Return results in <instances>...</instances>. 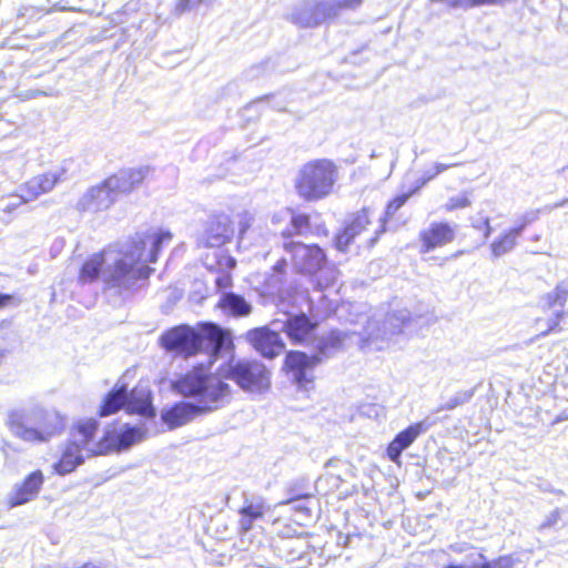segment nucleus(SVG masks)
Returning a JSON list of instances; mask_svg holds the SVG:
<instances>
[{
    "instance_id": "7ed1b4c3",
    "label": "nucleus",
    "mask_w": 568,
    "mask_h": 568,
    "mask_svg": "<svg viewBox=\"0 0 568 568\" xmlns=\"http://www.w3.org/2000/svg\"><path fill=\"white\" fill-rule=\"evenodd\" d=\"M338 175L336 164L327 159L305 163L294 182L297 195L305 202H316L328 196Z\"/></svg>"
},
{
    "instance_id": "0eeeda50",
    "label": "nucleus",
    "mask_w": 568,
    "mask_h": 568,
    "mask_svg": "<svg viewBox=\"0 0 568 568\" xmlns=\"http://www.w3.org/2000/svg\"><path fill=\"white\" fill-rule=\"evenodd\" d=\"M456 166L454 163L444 164L435 163L430 169L426 170L416 183L406 192L393 196L385 205L383 225L374 232V235L367 241V247L372 248L377 243L382 234L385 232V224L392 220L396 213L406 204V202L416 193H418L427 183L434 180L444 171Z\"/></svg>"
},
{
    "instance_id": "dca6fc26",
    "label": "nucleus",
    "mask_w": 568,
    "mask_h": 568,
    "mask_svg": "<svg viewBox=\"0 0 568 568\" xmlns=\"http://www.w3.org/2000/svg\"><path fill=\"white\" fill-rule=\"evenodd\" d=\"M318 323L306 314L291 315L283 324V332L293 345H308L315 341Z\"/></svg>"
},
{
    "instance_id": "1a4fd4ad",
    "label": "nucleus",
    "mask_w": 568,
    "mask_h": 568,
    "mask_svg": "<svg viewBox=\"0 0 568 568\" xmlns=\"http://www.w3.org/2000/svg\"><path fill=\"white\" fill-rule=\"evenodd\" d=\"M373 224V210L365 206L357 211L349 221H347L333 237L334 247L341 252H348L356 240L368 231Z\"/></svg>"
},
{
    "instance_id": "6e6552de",
    "label": "nucleus",
    "mask_w": 568,
    "mask_h": 568,
    "mask_svg": "<svg viewBox=\"0 0 568 568\" xmlns=\"http://www.w3.org/2000/svg\"><path fill=\"white\" fill-rule=\"evenodd\" d=\"M364 0H337L334 3L316 2L293 14V22L302 28H314L335 19L343 10H356Z\"/></svg>"
},
{
    "instance_id": "4468645a",
    "label": "nucleus",
    "mask_w": 568,
    "mask_h": 568,
    "mask_svg": "<svg viewBox=\"0 0 568 568\" xmlns=\"http://www.w3.org/2000/svg\"><path fill=\"white\" fill-rule=\"evenodd\" d=\"M537 219L535 213H526L519 216L514 226L505 230L498 237L490 243V252L498 258L511 252L517 245L520 234L531 225Z\"/></svg>"
},
{
    "instance_id": "412c9836",
    "label": "nucleus",
    "mask_w": 568,
    "mask_h": 568,
    "mask_svg": "<svg viewBox=\"0 0 568 568\" xmlns=\"http://www.w3.org/2000/svg\"><path fill=\"white\" fill-rule=\"evenodd\" d=\"M201 415H204V413L196 404L180 400L164 408L161 413V419L169 429H175Z\"/></svg>"
},
{
    "instance_id": "f8f14e48",
    "label": "nucleus",
    "mask_w": 568,
    "mask_h": 568,
    "mask_svg": "<svg viewBox=\"0 0 568 568\" xmlns=\"http://www.w3.org/2000/svg\"><path fill=\"white\" fill-rule=\"evenodd\" d=\"M294 268L300 274L316 275L327 266L325 251L316 243L296 246V252L290 253Z\"/></svg>"
},
{
    "instance_id": "2eb2a0df",
    "label": "nucleus",
    "mask_w": 568,
    "mask_h": 568,
    "mask_svg": "<svg viewBox=\"0 0 568 568\" xmlns=\"http://www.w3.org/2000/svg\"><path fill=\"white\" fill-rule=\"evenodd\" d=\"M290 213L288 225L280 232L282 248L287 253L296 252V246L302 245L301 241H295V236H303L312 231L311 215L297 212L292 207H286Z\"/></svg>"
},
{
    "instance_id": "a211bd4d",
    "label": "nucleus",
    "mask_w": 568,
    "mask_h": 568,
    "mask_svg": "<svg viewBox=\"0 0 568 568\" xmlns=\"http://www.w3.org/2000/svg\"><path fill=\"white\" fill-rule=\"evenodd\" d=\"M43 484V471L41 469L32 470L13 487L7 499L8 506L14 508L33 500L41 491Z\"/></svg>"
},
{
    "instance_id": "5701e85b",
    "label": "nucleus",
    "mask_w": 568,
    "mask_h": 568,
    "mask_svg": "<svg viewBox=\"0 0 568 568\" xmlns=\"http://www.w3.org/2000/svg\"><path fill=\"white\" fill-rule=\"evenodd\" d=\"M12 432L21 439L26 442H47L54 435L59 434L63 427L62 419L54 425H47L43 429H37L33 427H27L22 423V417L19 415H12L9 422Z\"/></svg>"
},
{
    "instance_id": "a19ab883",
    "label": "nucleus",
    "mask_w": 568,
    "mask_h": 568,
    "mask_svg": "<svg viewBox=\"0 0 568 568\" xmlns=\"http://www.w3.org/2000/svg\"><path fill=\"white\" fill-rule=\"evenodd\" d=\"M287 271V261L285 257L278 258L272 266V272L280 275H285Z\"/></svg>"
},
{
    "instance_id": "b1692460",
    "label": "nucleus",
    "mask_w": 568,
    "mask_h": 568,
    "mask_svg": "<svg viewBox=\"0 0 568 568\" xmlns=\"http://www.w3.org/2000/svg\"><path fill=\"white\" fill-rule=\"evenodd\" d=\"M234 233L233 220L224 213L213 214L207 221L205 234L211 246L225 244Z\"/></svg>"
},
{
    "instance_id": "72a5a7b5",
    "label": "nucleus",
    "mask_w": 568,
    "mask_h": 568,
    "mask_svg": "<svg viewBox=\"0 0 568 568\" xmlns=\"http://www.w3.org/2000/svg\"><path fill=\"white\" fill-rule=\"evenodd\" d=\"M221 258L224 261L223 265L227 268V271H223L217 274L215 278V286L217 290L224 291L232 287L233 285V276L230 271L235 267L236 261L230 255H223ZM219 264H222V262L219 261Z\"/></svg>"
},
{
    "instance_id": "473e14b6",
    "label": "nucleus",
    "mask_w": 568,
    "mask_h": 568,
    "mask_svg": "<svg viewBox=\"0 0 568 568\" xmlns=\"http://www.w3.org/2000/svg\"><path fill=\"white\" fill-rule=\"evenodd\" d=\"M343 346V337L339 332L332 331L323 336L316 344V352L313 355L321 356V362L328 357L332 353L341 349Z\"/></svg>"
},
{
    "instance_id": "bb28decb",
    "label": "nucleus",
    "mask_w": 568,
    "mask_h": 568,
    "mask_svg": "<svg viewBox=\"0 0 568 568\" xmlns=\"http://www.w3.org/2000/svg\"><path fill=\"white\" fill-rule=\"evenodd\" d=\"M60 175L54 172H45L29 179L22 186V196L33 200L50 192L59 183Z\"/></svg>"
},
{
    "instance_id": "4be33fe9",
    "label": "nucleus",
    "mask_w": 568,
    "mask_h": 568,
    "mask_svg": "<svg viewBox=\"0 0 568 568\" xmlns=\"http://www.w3.org/2000/svg\"><path fill=\"white\" fill-rule=\"evenodd\" d=\"M87 458L77 444L68 439L61 445L59 456L51 468L53 474L63 477L74 473Z\"/></svg>"
},
{
    "instance_id": "aec40b11",
    "label": "nucleus",
    "mask_w": 568,
    "mask_h": 568,
    "mask_svg": "<svg viewBox=\"0 0 568 568\" xmlns=\"http://www.w3.org/2000/svg\"><path fill=\"white\" fill-rule=\"evenodd\" d=\"M197 336L200 337V353L203 349V342L206 341L211 347L212 353L217 355L222 349H233L234 343L231 333L223 329L215 323L205 322L197 326Z\"/></svg>"
},
{
    "instance_id": "2f4dec72",
    "label": "nucleus",
    "mask_w": 568,
    "mask_h": 568,
    "mask_svg": "<svg viewBox=\"0 0 568 568\" xmlns=\"http://www.w3.org/2000/svg\"><path fill=\"white\" fill-rule=\"evenodd\" d=\"M217 307L233 316L242 317L251 313L252 307L245 298L235 293H225L217 302Z\"/></svg>"
},
{
    "instance_id": "c756f323",
    "label": "nucleus",
    "mask_w": 568,
    "mask_h": 568,
    "mask_svg": "<svg viewBox=\"0 0 568 568\" xmlns=\"http://www.w3.org/2000/svg\"><path fill=\"white\" fill-rule=\"evenodd\" d=\"M126 398V413L135 414L145 418H153L155 416V409L152 405V397L150 394L138 392L136 389H128Z\"/></svg>"
},
{
    "instance_id": "423d86ee",
    "label": "nucleus",
    "mask_w": 568,
    "mask_h": 568,
    "mask_svg": "<svg viewBox=\"0 0 568 568\" xmlns=\"http://www.w3.org/2000/svg\"><path fill=\"white\" fill-rule=\"evenodd\" d=\"M320 363L321 356L318 355H308L303 351L291 349L284 356L282 372L296 385L297 389L308 392L315 382L313 371Z\"/></svg>"
},
{
    "instance_id": "37998d69",
    "label": "nucleus",
    "mask_w": 568,
    "mask_h": 568,
    "mask_svg": "<svg viewBox=\"0 0 568 568\" xmlns=\"http://www.w3.org/2000/svg\"><path fill=\"white\" fill-rule=\"evenodd\" d=\"M282 221H283V219L278 214H274L272 217L273 224H280Z\"/></svg>"
},
{
    "instance_id": "4c0bfd02",
    "label": "nucleus",
    "mask_w": 568,
    "mask_h": 568,
    "mask_svg": "<svg viewBox=\"0 0 568 568\" xmlns=\"http://www.w3.org/2000/svg\"><path fill=\"white\" fill-rule=\"evenodd\" d=\"M456 4L463 8H474L480 6H491L499 4L505 2L506 0H455Z\"/></svg>"
},
{
    "instance_id": "f03ea898",
    "label": "nucleus",
    "mask_w": 568,
    "mask_h": 568,
    "mask_svg": "<svg viewBox=\"0 0 568 568\" xmlns=\"http://www.w3.org/2000/svg\"><path fill=\"white\" fill-rule=\"evenodd\" d=\"M222 376L220 367L211 373L209 367L199 364L180 375L172 387L185 397L197 400V406L204 414L221 408L231 396V386Z\"/></svg>"
},
{
    "instance_id": "c9c22d12",
    "label": "nucleus",
    "mask_w": 568,
    "mask_h": 568,
    "mask_svg": "<svg viewBox=\"0 0 568 568\" xmlns=\"http://www.w3.org/2000/svg\"><path fill=\"white\" fill-rule=\"evenodd\" d=\"M481 559L480 565L475 566V568H514L515 558L513 555H501L491 560H488L484 557V555H479Z\"/></svg>"
},
{
    "instance_id": "9b49d317",
    "label": "nucleus",
    "mask_w": 568,
    "mask_h": 568,
    "mask_svg": "<svg viewBox=\"0 0 568 568\" xmlns=\"http://www.w3.org/2000/svg\"><path fill=\"white\" fill-rule=\"evenodd\" d=\"M244 339L265 359L276 358L285 348L280 333L267 325L248 329L244 334Z\"/></svg>"
},
{
    "instance_id": "a878e982",
    "label": "nucleus",
    "mask_w": 568,
    "mask_h": 568,
    "mask_svg": "<svg viewBox=\"0 0 568 568\" xmlns=\"http://www.w3.org/2000/svg\"><path fill=\"white\" fill-rule=\"evenodd\" d=\"M128 386L124 383H116L102 398L99 408V417H108L125 409L128 400Z\"/></svg>"
},
{
    "instance_id": "f3484780",
    "label": "nucleus",
    "mask_w": 568,
    "mask_h": 568,
    "mask_svg": "<svg viewBox=\"0 0 568 568\" xmlns=\"http://www.w3.org/2000/svg\"><path fill=\"white\" fill-rule=\"evenodd\" d=\"M115 195L108 182L103 180L90 187L77 202L79 212H101L108 210L114 202Z\"/></svg>"
},
{
    "instance_id": "cd10ccee",
    "label": "nucleus",
    "mask_w": 568,
    "mask_h": 568,
    "mask_svg": "<svg viewBox=\"0 0 568 568\" xmlns=\"http://www.w3.org/2000/svg\"><path fill=\"white\" fill-rule=\"evenodd\" d=\"M109 447L108 455L114 452L128 449L135 443L140 442L142 434L139 428L126 426L122 430L108 427Z\"/></svg>"
},
{
    "instance_id": "e433bc0d",
    "label": "nucleus",
    "mask_w": 568,
    "mask_h": 568,
    "mask_svg": "<svg viewBox=\"0 0 568 568\" xmlns=\"http://www.w3.org/2000/svg\"><path fill=\"white\" fill-rule=\"evenodd\" d=\"M471 204L469 194L464 192L458 195L450 196L447 202L444 204L443 209L445 212H454L457 210H464L469 207Z\"/></svg>"
},
{
    "instance_id": "f257e3e1",
    "label": "nucleus",
    "mask_w": 568,
    "mask_h": 568,
    "mask_svg": "<svg viewBox=\"0 0 568 568\" xmlns=\"http://www.w3.org/2000/svg\"><path fill=\"white\" fill-rule=\"evenodd\" d=\"M171 240L172 233L169 231L133 235L122 256L114 261L103 276L105 288L128 291L136 282L146 281L154 272L150 264L158 261L162 245Z\"/></svg>"
},
{
    "instance_id": "6ab92c4d",
    "label": "nucleus",
    "mask_w": 568,
    "mask_h": 568,
    "mask_svg": "<svg viewBox=\"0 0 568 568\" xmlns=\"http://www.w3.org/2000/svg\"><path fill=\"white\" fill-rule=\"evenodd\" d=\"M430 426L432 423H428L427 420H419L400 430L386 447V456L388 459L399 465L402 453Z\"/></svg>"
},
{
    "instance_id": "ddd939ff",
    "label": "nucleus",
    "mask_w": 568,
    "mask_h": 568,
    "mask_svg": "<svg viewBox=\"0 0 568 568\" xmlns=\"http://www.w3.org/2000/svg\"><path fill=\"white\" fill-rule=\"evenodd\" d=\"M456 237L455 227L446 221L432 222L418 233L419 253H429L438 247L446 246Z\"/></svg>"
},
{
    "instance_id": "58836bf2",
    "label": "nucleus",
    "mask_w": 568,
    "mask_h": 568,
    "mask_svg": "<svg viewBox=\"0 0 568 568\" xmlns=\"http://www.w3.org/2000/svg\"><path fill=\"white\" fill-rule=\"evenodd\" d=\"M562 318V313H557L555 315V317L550 321L548 327L546 331L541 332L540 334H538L537 337H544L548 334H550L551 332H557V331H560V321Z\"/></svg>"
},
{
    "instance_id": "9d476101",
    "label": "nucleus",
    "mask_w": 568,
    "mask_h": 568,
    "mask_svg": "<svg viewBox=\"0 0 568 568\" xmlns=\"http://www.w3.org/2000/svg\"><path fill=\"white\" fill-rule=\"evenodd\" d=\"M160 345L169 352H176L185 357L200 353V337L196 329L187 325H178L162 333Z\"/></svg>"
},
{
    "instance_id": "39448f33",
    "label": "nucleus",
    "mask_w": 568,
    "mask_h": 568,
    "mask_svg": "<svg viewBox=\"0 0 568 568\" xmlns=\"http://www.w3.org/2000/svg\"><path fill=\"white\" fill-rule=\"evenodd\" d=\"M69 439L74 442L88 458L108 455V428L103 429L100 435V423L93 417L73 423Z\"/></svg>"
},
{
    "instance_id": "7c9ffc66",
    "label": "nucleus",
    "mask_w": 568,
    "mask_h": 568,
    "mask_svg": "<svg viewBox=\"0 0 568 568\" xmlns=\"http://www.w3.org/2000/svg\"><path fill=\"white\" fill-rule=\"evenodd\" d=\"M239 531L241 534H246L250 530H252L254 521L262 519L264 517L265 505L263 503L246 501L239 509Z\"/></svg>"
},
{
    "instance_id": "ea45409f",
    "label": "nucleus",
    "mask_w": 568,
    "mask_h": 568,
    "mask_svg": "<svg viewBox=\"0 0 568 568\" xmlns=\"http://www.w3.org/2000/svg\"><path fill=\"white\" fill-rule=\"evenodd\" d=\"M18 303V298L13 294L0 293V310H4Z\"/></svg>"
},
{
    "instance_id": "c85d7f7f",
    "label": "nucleus",
    "mask_w": 568,
    "mask_h": 568,
    "mask_svg": "<svg viewBox=\"0 0 568 568\" xmlns=\"http://www.w3.org/2000/svg\"><path fill=\"white\" fill-rule=\"evenodd\" d=\"M105 261L104 251L91 254L79 268L78 282L82 285L97 282L104 271Z\"/></svg>"
},
{
    "instance_id": "20e7f679",
    "label": "nucleus",
    "mask_w": 568,
    "mask_h": 568,
    "mask_svg": "<svg viewBox=\"0 0 568 568\" xmlns=\"http://www.w3.org/2000/svg\"><path fill=\"white\" fill-rule=\"evenodd\" d=\"M220 372L246 393L263 394L271 389L272 372L260 359L231 358L220 366Z\"/></svg>"
},
{
    "instance_id": "79ce46f5",
    "label": "nucleus",
    "mask_w": 568,
    "mask_h": 568,
    "mask_svg": "<svg viewBox=\"0 0 568 568\" xmlns=\"http://www.w3.org/2000/svg\"><path fill=\"white\" fill-rule=\"evenodd\" d=\"M201 0H179L176 3V9L180 12H185L193 8L196 3H199Z\"/></svg>"
},
{
    "instance_id": "393cba45",
    "label": "nucleus",
    "mask_w": 568,
    "mask_h": 568,
    "mask_svg": "<svg viewBox=\"0 0 568 568\" xmlns=\"http://www.w3.org/2000/svg\"><path fill=\"white\" fill-rule=\"evenodd\" d=\"M114 195L131 193L145 180V173L141 169H130L106 178Z\"/></svg>"
},
{
    "instance_id": "f704fd0d",
    "label": "nucleus",
    "mask_w": 568,
    "mask_h": 568,
    "mask_svg": "<svg viewBox=\"0 0 568 568\" xmlns=\"http://www.w3.org/2000/svg\"><path fill=\"white\" fill-rule=\"evenodd\" d=\"M288 498L281 504H290L300 499H307L312 497V493L307 488V483L304 479L296 480L287 487Z\"/></svg>"
}]
</instances>
